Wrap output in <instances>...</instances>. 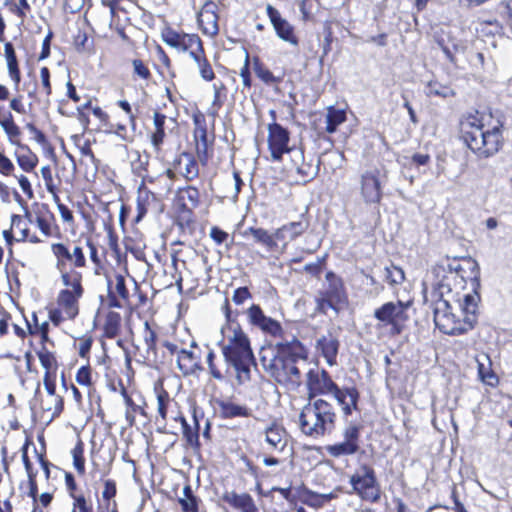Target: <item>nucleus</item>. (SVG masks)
Returning a JSON list of instances; mask_svg holds the SVG:
<instances>
[{"label": "nucleus", "instance_id": "69168bd1", "mask_svg": "<svg viewBox=\"0 0 512 512\" xmlns=\"http://www.w3.org/2000/svg\"><path fill=\"white\" fill-rule=\"evenodd\" d=\"M210 236L211 238L217 243V244H222L224 243L229 235L227 232L221 230L220 228L218 227H212L211 230H210Z\"/></svg>", "mask_w": 512, "mask_h": 512}, {"label": "nucleus", "instance_id": "052dcab7", "mask_svg": "<svg viewBox=\"0 0 512 512\" xmlns=\"http://www.w3.org/2000/svg\"><path fill=\"white\" fill-rule=\"evenodd\" d=\"M249 298H251V293L249 292L248 288L240 287L234 291L232 301L237 305H241L245 300Z\"/></svg>", "mask_w": 512, "mask_h": 512}, {"label": "nucleus", "instance_id": "4c0bfd02", "mask_svg": "<svg viewBox=\"0 0 512 512\" xmlns=\"http://www.w3.org/2000/svg\"><path fill=\"white\" fill-rule=\"evenodd\" d=\"M343 442L351 444L359 450L360 426L355 423L348 424L343 430Z\"/></svg>", "mask_w": 512, "mask_h": 512}, {"label": "nucleus", "instance_id": "a878e982", "mask_svg": "<svg viewBox=\"0 0 512 512\" xmlns=\"http://www.w3.org/2000/svg\"><path fill=\"white\" fill-rule=\"evenodd\" d=\"M4 55H5L6 62H7V69H8L9 77L13 81L15 88L18 89L20 81H21V74H20V69H19L15 49H14L12 43L6 42L4 44Z\"/></svg>", "mask_w": 512, "mask_h": 512}, {"label": "nucleus", "instance_id": "f704fd0d", "mask_svg": "<svg viewBox=\"0 0 512 512\" xmlns=\"http://www.w3.org/2000/svg\"><path fill=\"white\" fill-rule=\"evenodd\" d=\"M17 146L26 150L25 154L15 153L18 165L26 172L32 171L37 165V156L33 154L27 146H24L21 143Z\"/></svg>", "mask_w": 512, "mask_h": 512}, {"label": "nucleus", "instance_id": "338daca9", "mask_svg": "<svg viewBox=\"0 0 512 512\" xmlns=\"http://www.w3.org/2000/svg\"><path fill=\"white\" fill-rule=\"evenodd\" d=\"M77 146L79 147L82 156L88 157L92 163H96V158L91 149L89 140H85L82 144L78 143Z\"/></svg>", "mask_w": 512, "mask_h": 512}, {"label": "nucleus", "instance_id": "13d9d810", "mask_svg": "<svg viewBox=\"0 0 512 512\" xmlns=\"http://www.w3.org/2000/svg\"><path fill=\"white\" fill-rule=\"evenodd\" d=\"M214 358H215V354L210 351L207 355V364H208V368H209V371H210V374L212 375V377L218 381H222L224 379V376L222 374V372L215 366L214 364Z\"/></svg>", "mask_w": 512, "mask_h": 512}, {"label": "nucleus", "instance_id": "9d476101", "mask_svg": "<svg viewBox=\"0 0 512 512\" xmlns=\"http://www.w3.org/2000/svg\"><path fill=\"white\" fill-rule=\"evenodd\" d=\"M268 148L273 161H280L284 154L290 155L294 150L289 146L290 133L280 124L273 122L268 125Z\"/></svg>", "mask_w": 512, "mask_h": 512}, {"label": "nucleus", "instance_id": "c03bdc74", "mask_svg": "<svg viewBox=\"0 0 512 512\" xmlns=\"http://www.w3.org/2000/svg\"><path fill=\"white\" fill-rule=\"evenodd\" d=\"M72 511L71 512H93L92 504L83 494L72 493Z\"/></svg>", "mask_w": 512, "mask_h": 512}, {"label": "nucleus", "instance_id": "c756f323", "mask_svg": "<svg viewBox=\"0 0 512 512\" xmlns=\"http://www.w3.org/2000/svg\"><path fill=\"white\" fill-rule=\"evenodd\" d=\"M158 199L154 193L146 188H139L137 209L138 217H142L151 209H157Z\"/></svg>", "mask_w": 512, "mask_h": 512}, {"label": "nucleus", "instance_id": "5701e85b", "mask_svg": "<svg viewBox=\"0 0 512 512\" xmlns=\"http://www.w3.org/2000/svg\"><path fill=\"white\" fill-rule=\"evenodd\" d=\"M51 250L53 255L56 258V269L59 271L61 275V280L63 284H69L70 281L82 280V276L77 271H69L68 270V260L61 256L62 251L59 247V244L54 243L51 245Z\"/></svg>", "mask_w": 512, "mask_h": 512}, {"label": "nucleus", "instance_id": "774afa93", "mask_svg": "<svg viewBox=\"0 0 512 512\" xmlns=\"http://www.w3.org/2000/svg\"><path fill=\"white\" fill-rule=\"evenodd\" d=\"M26 129L33 134L34 139L40 143L44 144L46 142V136L42 131H40L33 123H27Z\"/></svg>", "mask_w": 512, "mask_h": 512}, {"label": "nucleus", "instance_id": "bb28decb", "mask_svg": "<svg viewBox=\"0 0 512 512\" xmlns=\"http://www.w3.org/2000/svg\"><path fill=\"white\" fill-rule=\"evenodd\" d=\"M176 169L187 180H192L198 176V164L192 155L182 153L176 160Z\"/></svg>", "mask_w": 512, "mask_h": 512}, {"label": "nucleus", "instance_id": "de8ad7c7", "mask_svg": "<svg viewBox=\"0 0 512 512\" xmlns=\"http://www.w3.org/2000/svg\"><path fill=\"white\" fill-rule=\"evenodd\" d=\"M180 198L187 201L192 208H195L199 203V191L194 187H188L180 192Z\"/></svg>", "mask_w": 512, "mask_h": 512}, {"label": "nucleus", "instance_id": "0eeeda50", "mask_svg": "<svg viewBox=\"0 0 512 512\" xmlns=\"http://www.w3.org/2000/svg\"><path fill=\"white\" fill-rule=\"evenodd\" d=\"M353 491L365 501L376 503L381 498V489L374 469L367 465H360L350 477Z\"/></svg>", "mask_w": 512, "mask_h": 512}, {"label": "nucleus", "instance_id": "6e6d98bb", "mask_svg": "<svg viewBox=\"0 0 512 512\" xmlns=\"http://www.w3.org/2000/svg\"><path fill=\"white\" fill-rule=\"evenodd\" d=\"M132 65L134 74L140 78L147 80L151 76L149 69L141 60L134 59Z\"/></svg>", "mask_w": 512, "mask_h": 512}, {"label": "nucleus", "instance_id": "412c9836", "mask_svg": "<svg viewBox=\"0 0 512 512\" xmlns=\"http://www.w3.org/2000/svg\"><path fill=\"white\" fill-rule=\"evenodd\" d=\"M477 362L478 368V376L480 380L491 387H494L498 384L499 379L497 375L492 370V361L488 354L481 352L476 355L475 358Z\"/></svg>", "mask_w": 512, "mask_h": 512}, {"label": "nucleus", "instance_id": "4468645a", "mask_svg": "<svg viewBox=\"0 0 512 512\" xmlns=\"http://www.w3.org/2000/svg\"><path fill=\"white\" fill-rule=\"evenodd\" d=\"M291 169H295L297 181L302 184L314 179L319 172V161L313 163V160L306 161L302 149L297 148L290 151Z\"/></svg>", "mask_w": 512, "mask_h": 512}, {"label": "nucleus", "instance_id": "2eb2a0df", "mask_svg": "<svg viewBox=\"0 0 512 512\" xmlns=\"http://www.w3.org/2000/svg\"><path fill=\"white\" fill-rule=\"evenodd\" d=\"M247 316L249 322L252 325L260 328L263 332L268 333L274 337H279L280 340L287 338L280 323L270 317H267L259 305L253 304L247 310Z\"/></svg>", "mask_w": 512, "mask_h": 512}, {"label": "nucleus", "instance_id": "7ed1b4c3", "mask_svg": "<svg viewBox=\"0 0 512 512\" xmlns=\"http://www.w3.org/2000/svg\"><path fill=\"white\" fill-rule=\"evenodd\" d=\"M221 350L224 359L236 373L239 384L251 378V367L255 365L250 340L237 322H229L221 329Z\"/></svg>", "mask_w": 512, "mask_h": 512}, {"label": "nucleus", "instance_id": "f03ea898", "mask_svg": "<svg viewBox=\"0 0 512 512\" xmlns=\"http://www.w3.org/2000/svg\"><path fill=\"white\" fill-rule=\"evenodd\" d=\"M502 124L491 113L476 111L460 122L461 138L479 157H490L502 145Z\"/></svg>", "mask_w": 512, "mask_h": 512}, {"label": "nucleus", "instance_id": "4d7b16f0", "mask_svg": "<svg viewBox=\"0 0 512 512\" xmlns=\"http://www.w3.org/2000/svg\"><path fill=\"white\" fill-rule=\"evenodd\" d=\"M122 299H128L129 292L126 288L125 278L122 275H116L115 277V291Z\"/></svg>", "mask_w": 512, "mask_h": 512}, {"label": "nucleus", "instance_id": "bf43d9fd", "mask_svg": "<svg viewBox=\"0 0 512 512\" xmlns=\"http://www.w3.org/2000/svg\"><path fill=\"white\" fill-rule=\"evenodd\" d=\"M85 1L86 0H64L63 10L66 13H77L82 9Z\"/></svg>", "mask_w": 512, "mask_h": 512}, {"label": "nucleus", "instance_id": "8fccbe9b", "mask_svg": "<svg viewBox=\"0 0 512 512\" xmlns=\"http://www.w3.org/2000/svg\"><path fill=\"white\" fill-rule=\"evenodd\" d=\"M11 228L19 229L21 232V239L20 240H26L29 236V229L27 227V224L22 216L20 215H12L11 217Z\"/></svg>", "mask_w": 512, "mask_h": 512}, {"label": "nucleus", "instance_id": "7c9ffc66", "mask_svg": "<svg viewBox=\"0 0 512 512\" xmlns=\"http://www.w3.org/2000/svg\"><path fill=\"white\" fill-rule=\"evenodd\" d=\"M58 244L62 251L61 256L68 260L75 268H82L86 266V258L81 246L75 245L73 249L70 250L63 243Z\"/></svg>", "mask_w": 512, "mask_h": 512}, {"label": "nucleus", "instance_id": "9b49d317", "mask_svg": "<svg viewBox=\"0 0 512 512\" xmlns=\"http://www.w3.org/2000/svg\"><path fill=\"white\" fill-rule=\"evenodd\" d=\"M306 387L308 400H313L318 395H329L337 387L331 376L324 369L313 368L306 374Z\"/></svg>", "mask_w": 512, "mask_h": 512}, {"label": "nucleus", "instance_id": "393cba45", "mask_svg": "<svg viewBox=\"0 0 512 512\" xmlns=\"http://www.w3.org/2000/svg\"><path fill=\"white\" fill-rule=\"evenodd\" d=\"M248 235H250L256 243L265 247L267 251L278 253L274 232L270 233L268 230L260 227H249L244 231V236Z\"/></svg>", "mask_w": 512, "mask_h": 512}, {"label": "nucleus", "instance_id": "1a4fd4ad", "mask_svg": "<svg viewBox=\"0 0 512 512\" xmlns=\"http://www.w3.org/2000/svg\"><path fill=\"white\" fill-rule=\"evenodd\" d=\"M81 281H70L69 284H63L67 288L58 293L57 305L68 319H74L79 313V299L84 292Z\"/></svg>", "mask_w": 512, "mask_h": 512}, {"label": "nucleus", "instance_id": "680f3d73", "mask_svg": "<svg viewBox=\"0 0 512 512\" xmlns=\"http://www.w3.org/2000/svg\"><path fill=\"white\" fill-rule=\"evenodd\" d=\"M117 492L116 483L114 480L108 479L104 482V490L102 492L103 499L109 501L115 497Z\"/></svg>", "mask_w": 512, "mask_h": 512}, {"label": "nucleus", "instance_id": "37998d69", "mask_svg": "<svg viewBox=\"0 0 512 512\" xmlns=\"http://www.w3.org/2000/svg\"><path fill=\"white\" fill-rule=\"evenodd\" d=\"M184 498H180L179 502L184 512H197V500L192 495L190 486H185L183 489Z\"/></svg>", "mask_w": 512, "mask_h": 512}, {"label": "nucleus", "instance_id": "423d86ee", "mask_svg": "<svg viewBox=\"0 0 512 512\" xmlns=\"http://www.w3.org/2000/svg\"><path fill=\"white\" fill-rule=\"evenodd\" d=\"M325 283L316 296V304L319 312L326 314L332 309L336 314L344 310L348 305V296L344 283L340 277L333 272L325 276Z\"/></svg>", "mask_w": 512, "mask_h": 512}, {"label": "nucleus", "instance_id": "c9c22d12", "mask_svg": "<svg viewBox=\"0 0 512 512\" xmlns=\"http://www.w3.org/2000/svg\"><path fill=\"white\" fill-rule=\"evenodd\" d=\"M425 93L428 97L449 98L455 96V92L451 87L436 81H431L427 84Z\"/></svg>", "mask_w": 512, "mask_h": 512}, {"label": "nucleus", "instance_id": "0e129e2a", "mask_svg": "<svg viewBox=\"0 0 512 512\" xmlns=\"http://www.w3.org/2000/svg\"><path fill=\"white\" fill-rule=\"evenodd\" d=\"M40 78L43 89L46 95L51 94V84H50V71L47 67H42L40 70Z\"/></svg>", "mask_w": 512, "mask_h": 512}, {"label": "nucleus", "instance_id": "603ef678", "mask_svg": "<svg viewBox=\"0 0 512 512\" xmlns=\"http://www.w3.org/2000/svg\"><path fill=\"white\" fill-rule=\"evenodd\" d=\"M30 9L31 7L27 0H18V3L11 6L10 11L23 21Z\"/></svg>", "mask_w": 512, "mask_h": 512}, {"label": "nucleus", "instance_id": "473e14b6", "mask_svg": "<svg viewBox=\"0 0 512 512\" xmlns=\"http://www.w3.org/2000/svg\"><path fill=\"white\" fill-rule=\"evenodd\" d=\"M346 120V113L344 110L329 107L326 114V131L333 133L337 127Z\"/></svg>", "mask_w": 512, "mask_h": 512}, {"label": "nucleus", "instance_id": "aec40b11", "mask_svg": "<svg viewBox=\"0 0 512 512\" xmlns=\"http://www.w3.org/2000/svg\"><path fill=\"white\" fill-rule=\"evenodd\" d=\"M316 349L325 358L328 365L333 366L336 364L339 341L334 335L328 333L318 338L316 342Z\"/></svg>", "mask_w": 512, "mask_h": 512}, {"label": "nucleus", "instance_id": "6e6552de", "mask_svg": "<svg viewBox=\"0 0 512 512\" xmlns=\"http://www.w3.org/2000/svg\"><path fill=\"white\" fill-rule=\"evenodd\" d=\"M409 306L410 302H387L374 311V317L382 324L392 326V330L398 334L408 319Z\"/></svg>", "mask_w": 512, "mask_h": 512}, {"label": "nucleus", "instance_id": "f8f14e48", "mask_svg": "<svg viewBox=\"0 0 512 512\" xmlns=\"http://www.w3.org/2000/svg\"><path fill=\"white\" fill-rule=\"evenodd\" d=\"M381 171L377 168L364 171L360 176V194L366 204H377L382 198Z\"/></svg>", "mask_w": 512, "mask_h": 512}, {"label": "nucleus", "instance_id": "4be33fe9", "mask_svg": "<svg viewBox=\"0 0 512 512\" xmlns=\"http://www.w3.org/2000/svg\"><path fill=\"white\" fill-rule=\"evenodd\" d=\"M55 379L56 375H48V373L44 374V387L48 393L49 398H51V401L53 402L54 406H45L43 404L42 409L50 412L52 416L59 415L63 410V399L61 396L56 394Z\"/></svg>", "mask_w": 512, "mask_h": 512}, {"label": "nucleus", "instance_id": "dca6fc26", "mask_svg": "<svg viewBox=\"0 0 512 512\" xmlns=\"http://www.w3.org/2000/svg\"><path fill=\"white\" fill-rule=\"evenodd\" d=\"M218 5L213 1H206L197 14V22L202 33L214 37L219 32Z\"/></svg>", "mask_w": 512, "mask_h": 512}, {"label": "nucleus", "instance_id": "2f4dec72", "mask_svg": "<svg viewBox=\"0 0 512 512\" xmlns=\"http://www.w3.org/2000/svg\"><path fill=\"white\" fill-rule=\"evenodd\" d=\"M202 54H203V49L197 50V48H196L195 50L190 51V56L197 63L201 77L206 81H211L214 79L215 75H214L211 65L209 64L207 59L202 56Z\"/></svg>", "mask_w": 512, "mask_h": 512}, {"label": "nucleus", "instance_id": "79ce46f5", "mask_svg": "<svg viewBox=\"0 0 512 512\" xmlns=\"http://www.w3.org/2000/svg\"><path fill=\"white\" fill-rule=\"evenodd\" d=\"M274 28L277 32V35L283 39L284 41L296 44L297 40L295 39L293 35V29L291 25L283 19L280 22H277V24L274 25Z\"/></svg>", "mask_w": 512, "mask_h": 512}, {"label": "nucleus", "instance_id": "3c124183", "mask_svg": "<svg viewBox=\"0 0 512 512\" xmlns=\"http://www.w3.org/2000/svg\"><path fill=\"white\" fill-rule=\"evenodd\" d=\"M144 342L148 351H153L156 346V333L151 329L148 322L144 323Z\"/></svg>", "mask_w": 512, "mask_h": 512}, {"label": "nucleus", "instance_id": "b1692460", "mask_svg": "<svg viewBox=\"0 0 512 512\" xmlns=\"http://www.w3.org/2000/svg\"><path fill=\"white\" fill-rule=\"evenodd\" d=\"M265 442L271 451L282 452L288 442L285 429L278 425H272L265 430Z\"/></svg>", "mask_w": 512, "mask_h": 512}, {"label": "nucleus", "instance_id": "c85d7f7f", "mask_svg": "<svg viewBox=\"0 0 512 512\" xmlns=\"http://www.w3.org/2000/svg\"><path fill=\"white\" fill-rule=\"evenodd\" d=\"M176 365L179 371L184 375H191L199 368L197 358L193 351L184 349L176 358Z\"/></svg>", "mask_w": 512, "mask_h": 512}, {"label": "nucleus", "instance_id": "f257e3e1", "mask_svg": "<svg viewBox=\"0 0 512 512\" xmlns=\"http://www.w3.org/2000/svg\"><path fill=\"white\" fill-rule=\"evenodd\" d=\"M307 350L294 336L277 341L260 351L263 369L277 383L296 389L301 384L302 367L306 365Z\"/></svg>", "mask_w": 512, "mask_h": 512}, {"label": "nucleus", "instance_id": "864d4df0", "mask_svg": "<svg viewBox=\"0 0 512 512\" xmlns=\"http://www.w3.org/2000/svg\"><path fill=\"white\" fill-rule=\"evenodd\" d=\"M76 381L79 385L90 386L92 384L91 368L89 366H82L76 374Z\"/></svg>", "mask_w": 512, "mask_h": 512}, {"label": "nucleus", "instance_id": "58836bf2", "mask_svg": "<svg viewBox=\"0 0 512 512\" xmlns=\"http://www.w3.org/2000/svg\"><path fill=\"white\" fill-rule=\"evenodd\" d=\"M384 278L390 285H398L405 280V274L400 267L391 264L384 268Z\"/></svg>", "mask_w": 512, "mask_h": 512}, {"label": "nucleus", "instance_id": "20e7f679", "mask_svg": "<svg viewBox=\"0 0 512 512\" xmlns=\"http://www.w3.org/2000/svg\"><path fill=\"white\" fill-rule=\"evenodd\" d=\"M477 298L476 295H465L456 307L459 315L448 300L436 301L434 307L436 327L447 335H460L471 330L477 321Z\"/></svg>", "mask_w": 512, "mask_h": 512}, {"label": "nucleus", "instance_id": "72a5a7b5", "mask_svg": "<svg viewBox=\"0 0 512 512\" xmlns=\"http://www.w3.org/2000/svg\"><path fill=\"white\" fill-rule=\"evenodd\" d=\"M121 327V316L117 312H109L106 315L104 323V334L106 337L112 339L115 338Z\"/></svg>", "mask_w": 512, "mask_h": 512}, {"label": "nucleus", "instance_id": "ddd939ff", "mask_svg": "<svg viewBox=\"0 0 512 512\" xmlns=\"http://www.w3.org/2000/svg\"><path fill=\"white\" fill-rule=\"evenodd\" d=\"M161 38L165 44L179 51L186 52L202 50V42L196 34L179 33L170 27H166L161 32Z\"/></svg>", "mask_w": 512, "mask_h": 512}, {"label": "nucleus", "instance_id": "39448f33", "mask_svg": "<svg viewBox=\"0 0 512 512\" xmlns=\"http://www.w3.org/2000/svg\"><path fill=\"white\" fill-rule=\"evenodd\" d=\"M335 409L328 401L317 398L309 400L299 414L301 432L312 438H320L330 434L336 424Z\"/></svg>", "mask_w": 512, "mask_h": 512}, {"label": "nucleus", "instance_id": "e433bc0d", "mask_svg": "<svg viewBox=\"0 0 512 512\" xmlns=\"http://www.w3.org/2000/svg\"><path fill=\"white\" fill-rule=\"evenodd\" d=\"M38 358L42 367L45 369V373H48V375H56L57 361L51 352L42 349L38 352Z\"/></svg>", "mask_w": 512, "mask_h": 512}, {"label": "nucleus", "instance_id": "a18cd8bd", "mask_svg": "<svg viewBox=\"0 0 512 512\" xmlns=\"http://www.w3.org/2000/svg\"><path fill=\"white\" fill-rule=\"evenodd\" d=\"M171 402L169 394L161 389L157 393V411L163 421L167 418V408Z\"/></svg>", "mask_w": 512, "mask_h": 512}, {"label": "nucleus", "instance_id": "e2e57ef3", "mask_svg": "<svg viewBox=\"0 0 512 512\" xmlns=\"http://www.w3.org/2000/svg\"><path fill=\"white\" fill-rule=\"evenodd\" d=\"M22 461L27 473V477L29 478H36L37 472L34 471L32 464L28 457L27 447L23 446L22 448Z\"/></svg>", "mask_w": 512, "mask_h": 512}, {"label": "nucleus", "instance_id": "6ab92c4d", "mask_svg": "<svg viewBox=\"0 0 512 512\" xmlns=\"http://www.w3.org/2000/svg\"><path fill=\"white\" fill-rule=\"evenodd\" d=\"M331 394L341 406L345 416L351 415L352 411L357 409L359 393L355 388L347 387L342 389L337 386Z\"/></svg>", "mask_w": 512, "mask_h": 512}, {"label": "nucleus", "instance_id": "ea45409f", "mask_svg": "<svg viewBox=\"0 0 512 512\" xmlns=\"http://www.w3.org/2000/svg\"><path fill=\"white\" fill-rule=\"evenodd\" d=\"M328 454L332 457L353 455L357 452L354 446L345 442L335 443L326 447Z\"/></svg>", "mask_w": 512, "mask_h": 512}, {"label": "nucleus", "instance_id": "f3484780", "mask_svg": "<svg viewBox=\"0 0 512 512\" xmlns=\"http://www.w3.org/2000/svg\"><path fill=\"white\" fill-rule=\"evenodd\" d=\"M309 227L304 220L293 221L274 230V238L278 246V253H283L289 242L301 236Z\"/></svg>", "mask_w": 512, "mask_h": 512}, {"label": "nucleus", "instance_id": "cd10ccee", "mask_svg": "<svg viewBox=\"0 0 512 512\" xmlns=\"http://www.w3.org/2000/svg\"><path fill=\"white\" fill-rule=\"evenodd\" d=\"M217 405L222 418L248 417L250 415V410L246 406L230 400L217 401Z\"/></svg>", "mask_w": 512, "mask_h": 512}, {"label": "nucleus", "instance_id": "a211bd4d", "mask_svg": "<svg viewBox=\"0 0 512 512\" xmlns=\"http://www.w3.org/2000/svg\"><path fill=\"white\" fill-rule=\"evenodd\" d=\"M221 499L239 512H259L254 499L248 493L238 494L233 490L225 491Z\"/></svg>", "mask_w": 512, "mask_h": 512}, {"label": "nucleus", "instance_id": "09e8293b", "mask_svg": "<svg viewBox=\"0 0 512 512\" xmlns=\"http://www.w3.org/2000/svg\"><path fill=\"white\" fill-rule=\"evenodd\" d=\"M183 426V435L186 438L187 442L191 446H198L199 444V435L197 431H194L186 422L184 418L181 419Z\"/></svg>", "mask_w": 512, "mask_h": 512}, {"label": "nucleus", "instance_id": "5fc2aeb1", "mask_svg": "<svg viewBox=\"0 0 512 512\" xmlns=\"http://www.w3.org/2000/svg\"><path fill=\"white\" fill-rule=\"evenodd\" d=\"M15 170L13 162L2 152H0V173L4 176H11Z\"/></svg>", "mask_w": 512, "mask_h": 512}, {"label": "nucleus", "instance_id": "49530a36", "mask_svg": "<svg viewBox=\"0 0 512 512\" xmlns=\"http://www.w3.org/2000/svg\"><path fill=\"white\" fill-rule=\"evenodd\" d=\"M83 453L84 450L82 443L77 444L72 450L73 465L79 474L85 473V459Z\"/></svg>", "mask_w": 512, "mask_h": 512}, {"label": "nucleus", "instance_id": "a19ab883", "mask_svg": "<svg viewBox=\"0 0 512 512\" xmlns=\"http://www.w3.org/2000/svg\"><path fill=\"white\" fill-rule=\"evenodd\" d=\"M254 72L258 78L268 85L277 84L281 80L279 77L274 76L272 72L258 60L254 62Z\"/></svg>", "mask_w": 512, "mask_h": 512}]
</instances>
